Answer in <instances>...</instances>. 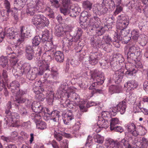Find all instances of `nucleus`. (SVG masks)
Segmentation results:
<instances>
[{
	"mask_svg": "<svg viewBox=\"0 0 148 148\" xmlns=\"http://www.w3.org/2000/svg\"><path fill=\"white\" fill-rule=\"evenodd\" d=\"M74 119L73 115L70 111H69L64 115L63 119V122L66 125H69L70 122Z\"/></svg>",
	"mask_w": 148,
	"mask_h": 148,
	"instance_id": "f3484780",
	"label": "nucleus"
},
{
	"mask_svg": "<svg viewBox=\"0 0 148 148\" xmlns=\"http://www.w3.org/2000/svg\"><path fill=\"white\" fill-rule=\"evenodd\" d=\"M119 120L117 118H112L110 120V129H112L113 127H115V126L119 123Z\"/></svg>",
	"mask_w": 148,
	"mask_h": 148,
	"instance_id": "8fccbe9b",
	"label": "nucleus"
},
{
	"mask_svg": "<svg viewBox=\"0 0 148 148\" xmlns=\"http://www.w3.org/2000/svg\"><path fill=\"white\" fill-rule=\"evenodd\" d=\"M138 85V84L137 82L134 80L132 79L127 82L124 84V86L128 88H130L132 89H134V88H136Z\"/></svg>",
	"mask_w": 148,
	"mask_h": 148,
	"instance_id": "a878e982",
	"label": "nucleus"
},
{
	"mask_svg": "<svg viewBox=\"0 0 148 148\" xmlns=\"http://www.w3.org/2000/svg\"><path fill=\"white\" fill-rule=\"evenodd\" d=\"M69 98L70 97L73 99L75 100H78V101H79V97L76 93L71 92L70 93H69Z\"/></svg>",
	"mask_w": 148,
	"mask_h": 148,
	"instance_id": "680f3d73",
	"label": "nucleus"
},
{
	"mask_svg": "<svg viewBox=\"0 0 148 148\" xmlns=\"http://www.w3.org/2000/svg\"><path fill=\"white\" fill-rule=\"evenodd\" d=\"M102 75L104 76V74L103 73L97 70H96L91 72V78L94 81H95V80H96L97 79H100Z\"/></svg>",
	"mask_w": 148,
	"mask_h": 148,
	"instance_id": "b1692460",
	"label": "nucleus"
},
{
	"mask_svg": "<svg viewBox=\"0 0 148 148\" xmlns=\"http://www.w3.org/2000/svg\"><path fill=\"white\" fill-rule=\"evenodd\" d=\"M54 33L55 35L58 37L66 36V39L70 36L69 32L67 31L64 30L63 27L61 25H58L55 27Z\"/></svg>",
	"mask_w": 148,
	"mask_h": 148,
	"instance_id": "6e6552de",
	"label": "nucleus"
},
{
	"mask_svg": "<svg viewBox=\"0 0 148 148\" xmlns=\"http://www.w3.org/2000/svg\"><path fill=\"white\" fill-rule=\"evenodd\" d=\"M92 30L95 31L96 34L98 36H101L105 32V29L102 26H98V27H95L91 29Z\"/></svg>",
	"mask_w": 148,
	"mask_h": 148,
	"instance_id": "c85d7f7f",
	"label": "nucleus"
},
{
	"mask_svg": "<svg viewBox=\"0 0 148 148\" xmlns=\"http://www.w3.org/2000/svg\"><path fill=\"white\" fill-rule=\"evenodd\" d=\"M101 53L100 51L92 52L89 56V63L92 65H95L97 64L99 60L101 58Z\"/></svg>",
	"mask_w": 148,
	"mask_h": 148,
	"instance_id": "1a4fd4ad",
	"label": "nucleus"
},
{
	"mask_svg": "<svg viewBox=\"0 0 148 148\" xmlns=\"http://www.w3.org/2000/svg\"><path fill=\"white\" fill-rule=\"evenodd\" d=\"M8 56L10 58V61L12 62L13 65L16 64L18 62L17 59L16 58V55L13 53H10L8 54Z\"/></svg>",
	"mask_w": 148,
	"mask_h": 148,
	"instance_id": "4c0bfd02",
	"label": "nucleus"
},
{
	"mask_svg": "<svg viewBox=\"0 0 148 148\" xmlns=\"http://www.w3.org/2000/svg\"><path fill=\"white\" fill-rule=\"evenodd\" d=\"M36 124L37 127L38 129L44 130L47 127V125L46 123L44 121L41 120L37 122Z\"/></svg>",
	"mask_w": 148,
	"mask_h": 148,
	"instance_id": "a19ab883",
	"label": "nucleus"
},
{
	"mask_svg": "<svg viewBox=\"0 0 148 148\" xmlns=\"http://www.w3.org/2000/svg\"><path fill=\"white\" fill-rule=\"evenodd\" d=\"M20 31L21 32L20 38L17 39V41L19 42L20 43L23 42L26 38H28L31 36L32 33L30 30L24 26H21L20 27Z\"/></svg>",
	"mask_w": 148,
	"mask_h": 148,
	"instance_id": "0eeeda50",
	"label": "nucleus"
},
{
	"mask_svg": "<svg viewBox=\"0 0 148 148\" xmlns=\"http://www.w3.org/2000/svg\"><path fill=\"white\" fill-rule=\"evenodd\" d=\"M103 3L108 6L110 8L114 9L116 6L114 1L113 0H103Z\"/></svg>",
	"mask_w": 148,
	"mask_h": 148,
	"instance_id": "c9c22d12",
	"label": "nucleus"
},
{
	"mask_svg": "<svg viewBox=\"0 0 148 148\" xmlns=\"http://www.w3.org/2000/svg\"><path fill=\"white\" fill-rule=\"evenodd\" d=\"M92 3L87 1H84L82 3V6L84 9L90 10L92 7Z\"/></svg>",
	"mask_w": 148,
	"mask_h": 148,
	"instance_id": "37998d69",
	"label": "nucleus"
},
{
	"mask_svg": "<svg viewBox=\"0 0 148 148\" xmlns=\"http://www.w3.org/2000/svg\"><path fill=\"white\" fill-rule=\"evenodd\" d=\"M99 79H97L96 80H95V82H96L97 84H95L96 86L98 85L102 84L104 82V81L105 80L104 77L103 75H101V78Z\"/></svg>",
	"mask_w": 148,
	"mask_h": 148,
	"instance_id": "e2e57ef3",
	"label": "nucleus"
},
{
	"mask_svg": "<svg viewBox=\"0 0 148 148\" xmlns=\"http://www.w3.org/2000/svg\"><path fill=\"white\" fill-rule=\"evenodd\" d=\"M42 117L40 114L34 113L32 114L31 118L36 123L37 122L41 121Z\"/></svg>",
	"mask_w": 148,
	"mask_h": 148,
	"instance_id": "49530a36",
	"label": "nucleus"
},
{
	"mask_svg": "<svg viewBox=\"0 0 148 148\" xmlns=\"http://www.w3.org/2000/svg\"><path fill=\"white\" fill-rule=\"evenodd\" d=\"M30 65L28 63H24L22 65L23 72L24 73H30Z\"/></svg>",
	"mask_w": 148,
	"mask_h": 148,
	"instance_id": "c03bdc74",
	"label": "nucleus"
},
{
	"mask_svg": "<svg viewBox=\"0 0 148 148\" xmlns=\"http://www.w3.org/2000/svg\"><path fill=\"white\" fill-rule=\"evenodd\" d=\"M91 14H88L86 11H84L82 12L81 14V19H84V21H86L87 18L91 16Z\"/></svg>",
	"mask_w": 148,
	"mask_h": 148,
	"instance_id": "13d9d810",
	"label": "nucleus"
},
{
	"mask_svg": "<svg viewBox=\"0 0 148 148\" xmlns=\"http://www.w3.org/2000/svg\"><path fill=\"white\" fill-rule=\"evenodd\" d=\"M140 38L139 41L140 44L143 46H145L147 42L148 38L147 36L144 34H141L140 36Z\"/></svg>",
	"mask_w": 148,
	"mask_h": 148,
	"instance_id": "72a5a7b5",
	"label": "nucleus"
},
{
	"mask_svg": "<svg viewBox=\"0 0 148 148\" xmlns=\"http://www.w3.org/2000/svg\"><path fill=\"white\" fill-rule=\"evenodd\" d=\"M111 131H113L114 132H119L120 133H122L123 131V127L120 126H116L113 127L112 129H110Z\"/></svg>",
	"mask_w": 148,
	"mask_h": 148,
	"instance_id": "69168bd1",
	"label": "nucleus"
},
{
	"mask_svg": "<svg viewBox=\"0 0 148 148\" xmlns=\"http://www.w3.org/2000/svg\"><path fill=\"white\" fill-rule=\"evenodd\" d=\"M32 108L34 112L39 113L42 111L43 107L39 103L34 102L32 104Z\"/></svg>",
	"mask_w": 148,
	"mask_h": 148,
	"instance_id": "412c9836",
	"label": "nucleus"
},
{
	"mask_svg": "<svg viewBox=\"0 0 148 148\" xmlns=\"http://www.w3.org/2000/svg\"><path fill=\"white\" fill-rule=\"evenodd\" d=\"M92 11L93 13L96 15L102 16L107 13L108 9L105 6L97 4L94 5Z\"/></svg>",
	"mask_w": 148,
	"mask_h": 148,
	"instance_id": "423d86ee",
	"label": "nucleus"
},
{
	"mask_svg": "<svg viewBox=\"0 0 148 148\" xmlns=\"http://www.w3.org/2000/svg\"><path fill=\"white\" fill-rule=\"evenodd\" d=\"M78 105L79 108L80 110L83 112H86L87 111V103L85 101H80Z\"/></svg>",
	"mask_w": 148,
	"mask_h": 148,
	"instance_id": "473e14b6",
	"label": "nucleus"
},
{
	"mask_svg": "<svg viewBox=\"0 0 148 148\" xmlns=\"http://www.w3.org/2000/svg\"><path fill=\"white\" fill-rule=\"evenodd\" d=\"M17 46L14 45H9L7 47L6 49V52L8 54L10 53H12L13 52V50L15 49Z\"/></svg>",
	"mask_w": 148,
	"mask_h": 148,
	"instance_id": "603ef678",
	"label": "nucleus"
},
{
	"mask_svg": "<svg viewBox=\"0 0 148 148\" xmlns=\"http://www.w3.org/2000/svg\"><path fill=\"white\" fill-rule=\"evenodd\" d=\"M100 18L97 16H95L90 19L89 25L94 28L100 25Z\"/></svg>",
	"mask_w": 148,
	"mask_h": 148,
	"instance_id": "a211bd4d",
	"label": "nucleus"
},
{
	"mask_svg": "<svg viewBox=\"0 0 148 148\" xmlns=\"http://www.w3.org/2000/svg\"><path fill=\"white\" fill-rule=\"evenodd\" d=\"M4 6L7 10H6L8 13L12 12V13L13 12L17 11L18 9H16V8H15V7L13 9H10V4L9 2L7 0H5L4 2Z\"/></svg>",
	"mask_w": 148,
	"mask_h": 148,
	"instance_id": "bb28decb",
	"label": "nucleus"
},
{
	"mask_svg": "<svg viewBox=\"0 0 148 148\" xmlns=\"http://www.w3.org/2000/svg\"><path fill=\"white\" fill-rule=\"evenodd\" d=\"M121 143L125 147V148H132L127 138L125 137L121 141Z\"/></svg>",
	"mask_w": 148,
	"mask_h": 148,
	"instance_id": "3c124183",
	"label": "nucleus"
},
{
	"mask_svg": "<svg viewBox=\"0 0 148 148\" xmlns=\"http://www.w3.org/2000/svg\"><path fill=\"white\" fill-rule=\"evenodd\" d=\"M137 71V70L133 69H129V71H127L125 72V73L126 75H128V76H135Z\"/></svg>",
	"mask_w": 148,
	"mask_h": 148,
	"instance_id": "bf43d9fd",
	"label": "nucleus"
},
{
	"mask_svg": "<svg viewBox=\"0 0 148 148\" xmlns=\"http://www.w3.org/2000/svg\"><path fill=\"white\" fill-rule=\"evenodd\" d=\"M8 16V13L6 10L0 12V22L7 20Z\"/></svg>",
	"mask_w": 148,
	"mask_h": 148,
	"instance_id": "f704fd0d",
	"label": "nucleus"
},
{
	"mask_svg": "<svg viewBox=\"0 0 148 148\" xmlns=\"http://www.w3.org/2000/svg\"><path fill=\"white\" fill-rule=\"evenodd\" d=\"M135 132L133 133V136H136L138 135L142 136L144 135L146 133L145 129L142 126H138L136 127Z\"/></svg>",
	"mask_w": 148,
	"mask_h": 148,
	"instance_id": "5701e85b",
	"label": "nucleus"
},
{
	"mask_svg": "<svg viewBox=\"0 0 148 148\" xmlns=\"http://www.w3.org/2000/svg\"><path fill=\"white\" fill-rule=\"evenodd\" d=\"M34 91L36 94L35 98L39 101H43L45 98L44 95L42 93L40 92L39 90H36L34 89Z\"/></svg>",
	"mask_w": 148,
	"mask_h": 148,
	"instance_id": "c756f323",
	"label": "nucleus"
},
{
	"mask_svg": "<svg viewBox=\"0 0 148 148\" xmlns=\"http://www.w3.org/2000/svg\"><path fill=\"white\" fill-rule=\"evenodd\" d=\"M127 127V130L128 132L125 133L126 137L128 138H131V136H129V134H132L133 136V133L135 132L136 127L134 123H130L128 124Z\"/></svg>",
	"mask_w": 148,
	"mask_h": 148,
	"instance_id": "4468645a",
	"label": "nucleus"
},
{
	"mask_svg": "<svg viewBox=\"0 0 148 148\" xmlns=\"http://www.w3.org/2000/svg\"><path fill=\"white\" fill-rule=\"evenodd\" d=\"M97 125L99 128L106 129L108 127L109 123L107 119L100 117L97 122Z\"/></svg>",
	"mask_w": 148,
	"mask_h": 148,
	"instance_id": "aec40b11",
	"label": "nucleus"
},
{
	"mask_svg": "<svg viewBox=\"0 0 148 148\" xmlns=\"http://www.w3.org/2000/svg\"><path fill=\"white\" fill-rule=\"evenodd\" d=\"M79 12L77 7H75L69 10V14L70 16L72 17H75L79 15Z\"/></svg>",
	"mask_w": 148,
	"mask_h": 148,
	"instance_id": "ea45409f",
	"label": "nucleus"
},
{
	"mask_svg": "<svg viewBox=\"0 0 148 148\" xmlns=\"http://www.w3.org/2000/svg\"><path fill=\"white\" fill-rule=\"evenodd\" d=\"M64 133L55 132L54 136V138L58 141H60L63 139V136Z\"/></svg>",
	"mask_w": 148,
	"mask_h": 148,
	"instance_id": "09e8293b",
	"label": "nucleus"
},
{
	"mask_svg": "<svg viewBox=\"0 0 148 148\" xmlns=\"http://www.w3.org/2000/svg\"><path fill=\"white\" fill-rule=\"evenodd\" d=\"M116 9L114 12L113 15L116 16L121 12L123 10V7L121 5H116Z\"/></svg>",
	"mask_w": 148,
	"mask_h": 148,
	"instance_id": "0e129e2a",
	"label": "nucleus"
},
{
	"mask_svg": "<svg viewBox=\"0 0 148 148\" xmlns=\"http://www.w3.org/2000/svg\"><path fill=\"white\" fill-rule=\"evenodd\" d=\"M118 19L119 22L116 25L117 31L118 32H120L122 34L124 30L128 25L129 21L125 14H122L119 16Z\"/></svg>",
	"mask_w": 148,
	"mask_h": 148,
	"instance_id": "39448f33",
	"label": "nucleus"
},
{
	"mask_svg": "<svg viewBox=\"0 0 148 148\" xmlns=\"http://www.w3.org/2000/svg\"><path fill=\"white\" fill-rule=\"evenodd\" d=\"M43 50L40 47H38L37 49L36 53L39 56L42 53L45 54L48 56L51 57L52 53H53V51L55 49L53 48V45L52 42L49 41H48L45 43H43Z\"/></svg>",
	"mask_w": 148,
	"mask_h": 148,
	"instance_id": "7ed1b4c3",
	"label": "nucleus"
},
{
	"mask_svg": "<svg viewBox=\"0 0 148 148\" xmlns=\"http://www.w3.org/2000/svg\"><path fill=\"white\" fill-rule=\"evenodd\" d=\"M39 36L40 37V39L43 43L50 40L51 39V37L49 38L50 36L47 30H45V32H42L41 34H40Z\"/></svg>",
	"mask_w": 148,
	"mask_h": 148,
	"instance_id": "4be33fe9",
	"label": "nucleus"
},
{
	"mask_svg": "<svg viewBox=\"0 0 148 148\" xmlns=\"http://www.w3.org/2000/svg\"><path fill=\"white\" fill-rule=\"evenodd\" d=\"M10 87H13L15 89L16 88H18L19 86V84L18 81H12L10 84Z\"/></svg>",
	"mask_w": 148,
	"mask_h": 148,
	"instance_id": "338daca9",
	"label": "nucleus"
},
{
	"mask_svg": "<svg viewBox=\"0 0 148 148\" xmlns=\"http://www.w3.org/2000/svg\"><path fill=\"white\" fill-rule=\"evenodd\" d=\"M14 101L16 102V103H23L25 102L28 103L30 102L28 99L24 98L23 96H20L19 97L16 98Z\"/></svg>",
	"mask_w": 148,
	"mask_h": 148,
	"instance_id": "79ce46f5",
	"label": "nucleus"
},
{
	"mask_svg": "<svg viewBox=\"0 0 148 148\" xmlns=\"http://www.w3.org/2000/svg\"><path fill=\"white\" fill-rule=\"evenodd\" d=\"M8 61L6 58L3 56L0 57V64L3 67H6L8 68Z\"/></svg>",
	"mask_w": 148,
	"mask_h": 148,
	"instance_id": "a18cd8bd",
	"label": "nucleus"
},
{
	"mask_svg": "<svg viewBox=\"0 0 148 148\" xmlns=\"http://www.w3.org/2000/svg\"><path fill=\"white\" fill-rule=\"evenodd\" d=\"M92 137L90 136H88L85 145V147L87 148V147H90L92 145Z\"/></svg>",
	"mask_w": 148,
	"mask_h": 148,
	"instance_id": "774afa93",
	"label": "nucleus"
},
{
	"mask_svg": "<svg viewBox=\"0 0 148 148\" xmlns=\"http://www.w3.org/2000/svg\"><path fill=\"white\" fill-rule=\"evenodd\" d=\"M115 71L116 72L115 74L113 75V78L116 81H121L124 75L123 72L121 71H119L116 70Z\"/></svg>",
	"mask_w": 148,
	"mask_h": 148,
	"instance_id": "7c9ffc66",
	"label": "nucleus"
},
{
	"mask_svg": "<svg viewBox=\"0 0 148 148\" xmlns=\"http://www.w3.org/2000/svg\"><path fill=\"white\" fill-rule=\"evenodd\" d=\"M41 40L40 37L39 36H35L32 39V44L33 45H38L40 44Z\"/></svg>",
	"mask_w": 148,
	"mask_h": 148,
	"instance_id": "6e6d98bb",
	"label": "nucleus"
},
{
	"mask_svg": "<svg viewBox=\"0 0 148 148\" xmlns=\"http://www.w3.org/2000/svg\"><path fill=\"white\" fill-rule=\"evenodd\" d=\"M80 37L76 35V36L73 38L70 34V36L67 38V39H66L65 38H64L63 40L62 41L63 42V45H66L68 47H69L72 45L73 41L77 42L79 39Z\"/></svg>",
	"mask_w": 148,
	"mask_h": 148,
	"instance_id": "9b49d317",
	"label": "nucleus"
},
{
	"mask_svg": "<svg viewBox=\"0 0 148 148\" xmlns=\"http://www.w3.org/2000/svg\"><path fill=\"white\" fill-rule=\"evenodd\" d=\"M132 39L136 42L139 35V31L136 29H134L131 32Z\"/></svg>",
	"mask_w": 148,
	"mask_h": 148,
	"instance_id": "58836bf2",
	"label": "nucleus"
},
{
	"mask_svg": "<svg viewBox=\"0 0 148 148\" xmlns=\"http://www.w3.org/2000/svg\"><path fill=\"white\" fill-rule=\"evenodd\" d=\"M52 6L57 8L60 6L59 1L57 0H49Z\"/></svg>",
	"mask_w": 148,
	"mask_h": 148,
	"instance_id": "052dcab7",
	"label": "nucleus"
},
{
	"mask_svg": "<svg viewBox=\"0 0 148 148\" xmlns=\"http://www.w3.org/2000/svg\"><path fill=\"white\" fill-rule=\"evenodd\" d=\"M31 23L37 28L39 29L47 26L49 22L48 18L43 15L38 14L34 15L32 17Z\"/></svg>",
	"mask_w": 148,
	"mask_h": 148,
	"instance_id": "f257e3e1",
	"label": "nucleus"
},
{
	"mask_svg": "<svg viewBox=\"0 0 148 148\" xmlns=\"http://www.w3.org/2000/svg\"><path fill=\"white\" fill-rule=\"evenodd\" d=\"M12 107L11 102L10 101H9L7 103L6 107L5 115L7 116H8L11 114V111L10 110V109Z\"/></svg>",
	"mask_w": 148,
	"mask_h": 148,
	"instance_id": "de8ad7c7",
	"label": "nucleus"
},
{
	"mask_svg": "<svg viewBox=\"0 0 148 148\" xmlns=\"http://www.w3.org/2000/svg\"><path fill=\"white\" fill-rule=\"evenodd\" d=\"M138 47L135 45H132L130 47L127 53V58L133 59L135 57V53Z\"/></svg>",
	"mask_w": 148,
	"mask_h": 148,
	"instance_id": "dca6fc26",
	"label": "nucleus"
},
{
	"mask_svg": "<svg viewBox=\"0 0 148 148\" xmlns=\"http://www.w3.org/2000/svg\"><path fill=\"white\" fill-rule=\"evenodd\" d=\"M45 5L43 0H36L35 2L27 4L26 12L28 15H33L36 12H38V10L42 9Z\"/></svg>",
	"mask_w": 148,
	"mask_h": 148,
	"instance_id": "f03ea898",
	"label": "nucleus"
},
{
	"mask_svg": "<svg viewBox=\"0 0 148 148\" xmlns=\"http://www.w3.org/2000/svg\"><path fill=\"white\" fill-rule=\"evenodd\" d=\"M67 85L62 84L58 90V92L60 94V97L63 96L64 97L65 96L66 98H69V95Z\"/></svg>",
	"mask_w": 148,
	"mask_h": 148,
	"instance_id": "f8f14e48",
	"label": "nucleus"
},
{
	"mask_svg": "<svg viewBox=\"0 0 148 148\" xmlns=\"http://www.w3.org/2000/svg\"><path fill=\"white\" fill-rule=\"evenodd\" d=\"M5 34L9 37V38L10 39H15L17 40L18 36L20 35L18 34L16 29H14L13 27L9 28L5 30Z\"/></svg>",
	"mask_w": 148,
	"mask_h": 148,
	"instance_id": "9d476101",
	"label": "nucleus"
},
{
	"mask_svg": "<svg viewBox=\"0 0 148 148\" xmlns=\"http://www.w3.org/2000/svg\"><path fill=\"white\" fill-rule=\"evenodd\" d=\"M122 87L119 85H111L109 87V91L111 94L114 93H119L121 92Z\"/></svg>",
	"mask_w": 148,
	"mask_h": 148,
	"instance_id": "393cba45",
	"label": "nucleus"
},
{
	"mask_svg": "<svg viewBox=\"0 0 148 148\" xmlns=\"http://www.w3.org/2000/svg\"><path fill=\"white\" fill-rule=\"evenodd\" d=\"M102 48L107 52H110L112 50V46L110 43H105L102 45Z\"/></svg>",
	"mask_w": 148,
	"mask_h": 148,
	"instance_id": "864d4df0",
	"label": "nucleus"
},
{
	"mask_svg": "<svg viewBox=\"0 0 148 148\" xmlns=\"http://www.w3.org/2000/svg\"><path fill=\"white\" fill-rule=\"evenodd\" d=\"M18 109L19 112L22 116H25L28 115V112L25 108L20 106Z\"/></svg>",
	"mask_w": 148,
	"mask_h": 148,
	"instance_id": "5fc2aeb1",
	"label": "nucleus"
},
{
	"mask_svg": "<svg viewBox=\"0 0 148 148\" xmlns=\"http://www.w3.org/2000/svg\"><path fill=\"white\" fill-rule=\"evenodd\" d=\"M95 141L99 143H102L103 141V137L98 134L96 135L94 137Z\"/></svg>",
	"mask_w": 148,
	"mask_h": 148,
	"instance_id": "4d7b16f0",
	"label": "nucleus"
},
{
	"mask_svg": "<svg viewBox=\"0 0 148 148\" xmlns=\"http://www.w3.org/2000/svg\"><path fill=\"white\" fill-rule=\"evenodd\" d=\"M53 53H52L51 57H53L55 60L58 62H63L64 56L62 52L60 51H56L55 50Z\"/></svg>",
	"mask_w": 148,
	"mask_h": 148,
	"instance_id": "ddd939ff",
	"label": "nucleus"
},
{
	"mask_svg": "<svg viewBox=\"0 0 148 148\" xmlns=\"http://www.w3.org/2000/svg\"><path fill=\"white\" fill-rule=\"evenodd\" d=\"M27 0H15L14 2V6L17 9L22 8L24 5L23 3Z\"/></svg>",
	"mask_w": 148,
	"mask_h": 148,
	"instance_id": "e433bc0d",
	"label": "nucleus"
},
{
	"mask_svg": "<svg viewBox=\"0 0 148 148\" xmlns=\"http://www.w3.org/2000/svg\"><path fill=\"white\" fill-rule=\"evenodd\" d=\"M60 112L57 110L51 111V119L54 122L58 121L60 116Z\"/></svg>",
	"mask_w": 148,
	"mask_h": 148,
	"instance_id": "cd10ccee",
	"label": "nucleus"
},
{
	"mask_svg": "<svg viewBox=\"0 0 148 148\" xmlns=\"http://www.w3.org/2000/svg\"><path fill=\"white\" fill-rule=\"evenodd\" d=\"M126 108V103L125 101H123L122 102L119 103L116 107V111L120 112L121 114H123L125 111Z\"/></svg>",
	"mask_w": 148,
	"mask_h": 148,
	"instance_id": "6ab92c4d",
	"label": "nucleus"
},
{
	"mask_svg": "<svg viewBox=\"0 0 148 148\" xmlns=\"http://www.w3.org/2000/svg\"><path fill=\"white\" fill-rule=\"evenodd\" d=\"M108 145L112 148H122L120 143L116 140L109 139L106 141Z\"/></svg>",
	"mask_w": 148,
	"mask_h": 148,
	"instance_id": "2eb2a0df",
	"label": "nucleus"
},
{
	"mask_svg": "<svg viewBox=\"0 0 148 148\" xmlns=\"http://www.w3.org/2000/svg\"><path fill=\"white\" fill-rule=\"evenodd\" d=\"M5 115V117L4 119V123L8 126H15L16 124L19 121L20 116L17 113L11 112L9 116Z\"/></svg>",
	"mask_w": 148,
	"mask_h": 148,
	"instance_id": "20e7f679",
	"label": "nucleus"
},
{
	"mask_svg": "<svg viewBox=\"0 0 148 148\" xmlns=\"http://www.w3.org/2000/svg\"><path fill=\"white\" fill-rule=\"evenodd\" d=\"M39 66V69H43L45 71H48L49 72H50L49 69V64L48 63L45 62L41 61L38 64Z\"/></svg>",
	"mask_w": 148,
	"mask_h": 148,
	"instance_id": "2f4dec72",
	"label": "nucleus"
}]
</instances>
